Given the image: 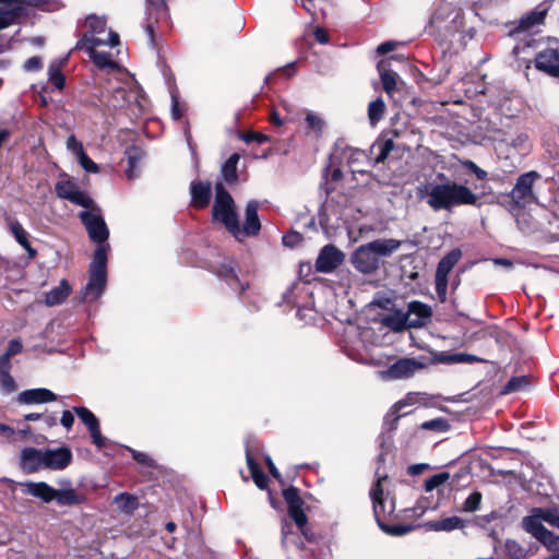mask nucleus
<instances>
[{"mask_svg":"<svg viewBox=\"0 0 559 559\" xmlns=\"http://www.w3.org/2000/svg\"><path fill=\"white\" fill-rule=\"evenodd\" d=\"M438 178L445 182L431 185L428 205L435 211H451L460 205H476L478 197L466 186L450 181L444 174Z\"/></svg>","mask_w":559,"mask_h":559,"instance_id":"nucleus-1","label":"nucleus"},{"mask_svg":"<svg viewBox=\"0 0 559 559\" xmlns=\"http://www.w3.org/2000/svg\"><path fill=\"white\" fill-rule=\"evenodd\" d=\"M70 202L84 207V211H93L95 209H100L95 201L85 192L78 190L75 194L72 195Z\"/></svg>","mask_w":559,"mask_h":559,"instance_id":"nucleus-44","label":"nucleus"},{"mask_svg":"<svg viewBox=\"0 0 559 559\" xmlns=\"http://www.w3.org/2000/svg\"><path fill=\"white\" fill-rule=\"evenodd\" d=\"M305 120L308 129L314 131L317 134H321L324 121L318 115L309 112Z\"/></svg>","mask_w":559,"mask_h":559,"instance_id":"nucleus-57","label":"nucleus"},{"mask_svg":"<svg viewBox=\"0 0 559 559\" xmlns=\"http://www.w3.org/2000/svg\"><path fill=\"white\" fill-rule=\"evenodd\" d=\"M540 177V174L536 170H530L520 175L511 191L502 195L503 200L498 201V203L511 215L518 216L519 212L538 202V197L534 191V183Z\"/></svg>","mask_w":559,"mask_h":559,"instance_id":"nucleus-2","label":"nucleus"},{"mask_svg":"<svg viewBox=\"0 0 559 559\" xmlns=\"http://www.w3.org/2000/svg\"><path fill=\"white\" fill-rule=\"evenodd\" d=\"M88 431H90V435H91V438H92V441L93 443L98 448V449H103L105 447V443H106V439L105 437H103L102 432H100V425H99V421L96 423L95 425L91 426L90 428H87Z\"/></svg>","mask_w":559,"mask_h":559,"instance_id":"nucleus-58","label":"nucleus"},{"mask_svg":"<svg viewBox=\"0 0 559 559\" xmlns=\"http://www.w3.org/2000/svg\"><path fill=\"white\" fill-rule=\"evenodd\" d=\"M433 362H442V364H473L483 361L481 358L466 353H440L438 356L433 357Z\"/></svg>","mask_w":559,"mask_h":559,"instance_id":"nucleus-31","label":"nucleus"},{"mask_svg":"<svg viewBox=\"0 0 559 559\" xmlns=\"http://www.w3.org/2000/svg\"><path fill=\"white\" fill-rule=\"evenodd\" d=\"M48 78L49 81L56 86L58 90H62L66 85V78L61 72L60 66L56 62H52L48 68Z\"/></svg>","mask_w":559,"mask_h":559,"instance_id":"nucleus-49","label":"nucleus"},{"mask_svg":"<svg viewBox=\"0 0 559 559\" xmlns=\"http://www.w3.org/2000/svg\"><path fill=\"white\" fill-rule=\"evenodd\" d=\"M72 461V452L66 447L46 449L44 454V468L53 471L64 469Z\"/></svg>","mask_w":559,"mask_h":559,"instance_id":"nucleus-18","label":"nucleus"},{"mask_svg":"<svg viewBox=\"0 0 559 559\" xmlns=\"http://www.w3.org/2000/svg\"><path fill=\"white\" fill-rule=\"evenodd\" d=\"M23 486L25 487V492L33 496V497H36L40 500H43L44 502H51L55 500V495L57 493V489H55L53 487H51L50 485H48L47 483L45 481H38V483H34V481H27L25 484H23Z\"/></svg>","mask_w":559,"mask_h":559,"instance_id":"nucleus-26","label":"nucleus"},{"mask_svg":"<svg viewBox=\"0 0 559 559\" xmlns=\"http://www.w3.org/2000/svg\"><path fill=\"white\" fill-rule=\"evenodd\" d=\"M420 428L424 430H432L438 432H445L450 429L449 420L443 417L433 418L427 421H424L420 425Z\"/></svg>","mask_w":559,"mask_h":559,"instance_id":"nucleus-50","label":"nucleus"},{"mask_svg":"<svg viewBox=\"0 0 559 559\" xmlns=\"http://www.w3.org/2000/svg\"><path fill=\"white\" fill-rule=\"evenodd\" d=\"M84 25L87 31L76 41L75 48H83L90 41L92 43V39H102L97 35L106 31L107 20L105 15L88 14L84 20Z\"/></svg>","mask_w":559,"mask_h":559,"instance_id":"nucleus-16","label":"nucleus"},{"mask_svg":"<svg viewBox=\"0 0 559 559\" xmlns=\"http://www.w3.org/2000/svg\"><path fill=\"white\" fill-rule=\"evenodd\" d=\"M55 500L59 506H79L86 501V497L73 488L57 489Z\"/></svg>","mask_w":559,"mask_h":559,"instance_id":"nucleus-32","label":"nucleus"},{"mask_svg":"<svg viewBox=\"0 0 559 559\" xmlns=\"http://www.w3.org/2000/svg\"><path fill=\"white\" fill-rule=\"evenodd\" d=\"M11 231L15 240L26 250L29 257L37 254L36 250L31 246L27 239V233L19 222L11 223Z\"/></svg>","mask_w":559,"mask_h":559,"instance_id":"nucleus-37","label":"nucleus"},{"mask_svg":"<svg viewBox=\"0 0 559 559\" xmlns=\"http://www.w3.org/2000/svg\"><path fill=\"white\" fill-rule=\"evenodd\" d=\"M426 528L433 532H452L464 527V521L454 515L441 519L439 521H429L425 524Z\"/></svg>","mask_w":559,"mask_h":559,"instance_id":"nucleus-30","label":"nucleus"},{"mask_svg":"<svg viewBox=\"0 0 559 559\" xmlns=\"http://www.w3.org/2000/svg\"><path fill=\"white\" fill-rule=\"evenodd\" d=\"M463 26L464 19L461 10L454 9L449 2H443L431 15L427 32L440 43H444L461 32Z\"/></svg>","mask_w":559,"mask_h":559,"instance_id":"nucleus-3","label":"nucleus"},{"mask_svg":"<svg viewBox=\"0 0 559 559\" xmlns=\"http://www.w3.org/2000/svg\"><path fill=\"white\" fill-rule=\"evenodd\" d=\"M530 384V380L527 376H518L511 378L502 388V394H510L514 392H520L526 389Z\"/></svg>","mask_w":559,"mask_h":559,"instance_id":"nucleus-40","label":"nucleus"},{"mask_svg":"<svg viewBox=\"0 0 559 559\" xmlns=\"http://www.w3.org/2000/svg\"><path fill=\"white\" fill-rule=\"evenodd\" d=\"M212 214L213 218L221 222L229 233L235 227L237 216L235 202L222 182L215 183V200Z\"/></svg>","mask_w":559,"mask_h":559,"instance_id":"nucleus-6","label":"nucleus"},{"mask_svg":"<svg viewBox=\"0 0 559 559\" xmlns=\"http://www.w3.org/2000/svg\"><path fill=\"white\" fill-rule=\"evenodd\" d=\"M78 190L76 185L70 180H60L55 186L57 197L68 201H70Z\"/></svg>","mask_w":559,"mask_h":559,"instance_id":"nucleus-42","label":"nucleus"},{"mask_svg":"<svg viewBox=\"0 0 559 559\" xmlns=\"http://www.w3.org/2000/svg\"><path fill=\"white\" fill-rule=\"evenodd\" d=\"M112 503L124 514H132L139 507L138 498L129 492H120L115 496Z\"/></svg>","mask_w":559,"mask_h":559,"instance_id":"nucleus-35","label":"nucleus"},{"mask_svg":"<svg viewBox=\"0 0 559 559\" xmlns=\"http://www.w3.org/2000/svg\"><path fill=\"white\" fill-rule=\"evenodd\" d=\"M260 447L254 439L248 438L246 440V462L247 466L251 473V477L260 489H264L267 486L269 478L261 471L259 464L255 461L257 455L259 454Z\"/></svg>","mask_w":559,"mask_h":559,"instance_id":"nucleus-13","label":"nucleus"},{"mask_svg":"<svg viewBox=\"0 0 559 559\" xmlns=\"http://www.w3.org/2000/svg\"><path fill=\"white\" fill-rule=\"evenodd\" d=\"M23 350V345L20 340L13 338L9 342L7 350L3 353L8 357H13Z\"/></svg>","mask_w":559,"mask_h":559,"instance_id":"nucleus-64","label":"nucleus"},{"mask_svg":"<svg viewBox=\"0 0 559 559\" xmlns=\"http://www.w3.org/2000/svg\"><path fill=\"white\" fill-rule=\"evenodd\" d=\"M431 362H433V359L425 356L400 358L388 369L379 371V377L383 380L405 379L412 377L417 370L426 368Z\"/></svg>","mask_w":559,"mask_h":559,"instance_id":"nucleus-8","label":"nucleus"},{"mask_svg":"<svg viewBox=\"0 0 559 559\" xmlns=\"http://www.w3.org/2000/svg\"><path fill=\"white\" fill-rule=\"evenodd\" d=\"M73 413L76 414V416L80 418V420L87 428H90L91 426H93L99 421L98 418L94 415V413L84 406H74Z\"/></svg>","mask_w":559,"mask_h":559,"instance_id":"nucleus-51","label":"nucleus"},{"mask_svg":"<svg viewBox=\"0 0 559 559\" xmlns=\"http://www.w3.org/2000/svg\"><path fill=\"white\" fill-rule=\"evenodd\" d=\"M191 204L198 209L206 207L212 199V186L209 181H192L190 183Z\"/></svg>","mask_w":559,"mask_h":559,"instance_id":"nucleus-23","label":"nucleus"},{"mask_svg":"<svg viewBox=\"0 0 559 559\" xmlns=\"http://www.w3.org/2000/svg\"><path fill=\"white\" fill-rule=\"evenodd\" d=\"M127 451L130 452L132 459L140 465L147 468H155L157 466L156 462L153 457L150 456L146 452L138 451L130 447H124Z\"/></svg>","mask_w":559,"mask_h":559,"instance_id":"nucleus-46","label":"nucleus"},{"mask_svg":"<svg viewBox=\"0 0 559 559\" xmlns=\"http://www.w3.org/2000/svg\"><path fill=\"white\" fill-rule=\"evenodd\" d=\"M0 388L5 393H11L16 390L15 380L10 372L0 374Z\"/></svg>","mask_w":559,"mask_h":559,"instance_id":"nucleus-60","label":"nucleus"},{"mask_svg":"<svg viewBox=\"0 0 559 559\" xmlns=\"http://www.w3.org/2000/svg\"><path fill=\"white\" fill-rule=\"evenodd\" d=\"M382 87L388 95H392L396 88L397 74L389 68L386 61H380L377 66Z\"/></svg>","mask_w":559,"mask_h":559,"instance_id":"nucleus-33","label":"nucleus"},{"mask_svg":"<svg viewBox=\"0 0 559 559\" xmlns=\"http://www.w3.org/2000/svg\"><path fill=\"white\" fill-rule=\"evenodd\" d=\"M539 512H534V515L525 516L523 519V527L527 533H531L538 542L549 537V530L543 523Z\"/></svg>","mask_w":559,"mask_h":559,"instance_id":"nucleus-29","label":"nucleus"},{"mask_svg":"<svg viewBox=\"0 0 559 559\" xmlns=\"http://www.w3.org/2000/svg\"><path fill=\"white\" fill-rule=\"evenodd\" d=\"M382 495H383V491L379 484L376 485L370 491V496L372 498V503H373V512H374V516H376L377 521H379V509H380V507L383 506Z\"/></svg>","mask_w":559,"mask_h":559,"instance_id":"nucleus-56","label":"nucleus"},{"mask_svg":"<svg viewBox=\"0 0 559 559\" xmlns=\"http://www.w3.org/2000/svg\"><path fill=\"white\" fill-rule=\"evenodd\" d=\"M406 316H409V328H423L432 316L431 307L421 301H411L407 306Z\"/></svg>","mask_w":559,"mask_h":559,"instance_id":"nucleus-20","label":"nucleus"},{"mask_svg":"<svg viewBox=\"0 0 559 559\" xmlns=\"http://www.w3.org/2000/svg\"><path fill=\"white\" fill-rule=\"evenodd\" d=\"M126 153L128 157V165H130L131 168H136L142 157L141 151L135 146H131L127 148Z\"/></svg>","mask_w":559,"mask_h":559,"instance_id":"nucleus-62","label":"nucleus"},{"mask_svg":"<svg viewBox=\"0 0 559 559\" xmlns=\"http://www.w3.org/2000/svg\"><path fill=\"white\" fill-rule=\"evenodd\" d=\"M71 286L67 280H61L59 285L45 294V305L53 307L62 304L71 294Z\"/></svg>","mask_w":559,"mask_h":559,"instance_id":"nucleus-28","label":"nucleus"},{"mask_svg":"<svg viewBox=\"0 0 559 559\" xmlns=\"http://www.w3.org/2000/svg\"><path fill=\"white\" fill-rule=\"evenodd\" d=\"M350 262L362 274H371L379 267V259L376 258L368 243L359 246L353 252Z\"/></svg>","mask_w":559,"mask_h":559,"instance_id":"nucleus-15","label":"nucleus"},{"mask_svg":"<svg viewBox=\"0 0 559 559\" xmlns=\"http://www.w3.org/2000/svg\"><path fill=\"white\" fill-rule=\"evenodd\" d=\"M66 146L75 157L84 151L82 142L74 134L68 136Z\"/></svg>","mask_w":559,"mask_h":559,"instance_id":"nucleus-59","label":"nucleus"},{"mask_svg":"<svg viewBox=\"0 0 559 559\" xmlns=\"http://www.w3.org/2000/svg\"><path fill=\"white\" fill-rule=\"evenodd\" d=\"M43 67V61L40 57H32L27 59L23 66L26 72H36L39 71Z\"/></svg>","mask_w":559,"mask_h":559,"instance_id":"nucleus-63","label":"nucleus"},{"mask_svg":"<svg viewBox=\"0 0 559 559\" xmlns=\"http://www.w3.org/2000/svg\"><path fill=\"white\" fill-rule=\"evenodd\" d=\"M79 218L84 225L90 239L96 243L94 254H97L98 251H100L103 255L107 257L108 251L110 250V245L108 242L109 228L103 216L102 209L81 211L79 213Z\"/></svg>","mask_w":559,"mask_h":559,"instance_id":"nucleus-4","label":"nucleus"},{"mask_svg":"<svg viewBox=\"0 0 559 559\" xmlns=\"http://www.w3.org/2000/svg\"><path fill=\"white\" fill-rule=\"evenodd\" d=\"M379 527L386 534L391 536H403L409 532L413 531V525H405V524H393L388 525L381 522V520L377 521Z\"/></svg>","mask_w":559,"mask_h":559,"instance_id":"nucleus-47","label":"nucleus"},{"mask_svg":"<svg viewBox=\"0 0 559 559\" xmlns=\"http://www.w3.org/2000/svg\"><path fill=\"white\" fill-rule=\"evenodd\" d=\"M407 404L405 401H399L393 405V407L390 409V412L384 417V426L388 430H394L397 426L399 419L406 415L404 414H397L403 407H405Z\"/></svg>","mask_w":559,"mask_h":559,"instance_id":"nucleus-39","label":"nucleus"},{"mask_svg":"<svg viewBox=\"0 0 559 559\" xmlns=\"http://www.w3.org/2000/svg\"><path fill=\"white\" fill-rule=\"evenodd\" d=\"M409 316H406L403 311H396L393 314L388 316L384 319L385 324L393 331L400 332L409 328Z\"/></svg>","mask_w":559,"mask_h":559,"instance_id":"nucleus-38","label":"nucleus"},{"mask_svg":"<svg viewBox=\"0 0 559 559\" xmlns=\"http://www.w3.org/2000/svg\"><path fill=\"white\" fill-rule=\"evenodd\" d=\"M460 259L461 251L453 249L438 262L435 275V289L441 301H444L447 297L448 275Z\"/></svg>","mask_w":559,"mask_h":559,"instance_id":"nucleus-11","label":"nucleus"},{"mask_svg":"<svg viewBox=\"0 0 559 559\" xmlns=\"http://www.w3.org/2000/svg\"><path fill=\"white\" fill-rule=\"evenodd\" d=\"M240 159L238 153H233L227 160L222 165V176L227 183H235L238 180L237 164Z\"/></svg>","mask_w":559,"mask_h":559,"instance_id":"nucleus-36","label":"nucleus"},{"mask_svg":"<svg viewBox=\"0 0 559 559\" xmlns=\"http://www.w3.org/2000/svg\"><path fill=\"white\" fill-rule=\"evenodd\" d=\"M107 261L108 258L103 255L100 251L93 254L88 270V282L81 290L85 301H96L104 294L107 285Z\"/></svg>","mask_w":559,"mask_h":559,"instance_id":"nucleus-5","label":"nucleus"},{"mask_svg":"<svg viewBox=\"0 0 559 559\" xmlns=\"http://www.w3.org/2000/svg\"><path fill=\"white\" fill-rule=\"evenodd\" d=\"M481 493L479 491H473L464 501L462 511L475 512L479 509L481 502Z\"/></svg>","mask_w":559,"mask_h":559,"instance_id":"nucleus-54","label":"nucleus"},{"mask_svg":"<svg viewBox=\"0 0 559 559\" xmlns=\"http://www.w3.org/2000/svg\"><path fill=\"white\" fill-rule=\"evenodd\" d=\"M283 498L288 507V514L290 519L295 522L297 528L301 532V534L310 539L306 532V525L308 523V518L302 509L304 501L299 496L298 488L294 486H289L288 488L283 490Z\"/></svg>","mask_w":559,"mask_h":559,"instance_id":"nucleus-10","label":"nucleus"},{"mask_svg":"<svg viewBox=\"0 0 559 559\" xmlns=\"http://www.w3.org/2000/svg\"><path fill=\"white\" fill-rule=\"evenodd\" d=\"M57 399L58 396L49 389L37 388L22 391L16 400L20 404L33 405L53 402Z\"/></svg>","mask_w":559,"mask_h":559,"instance_id":"nucleus-22","label":"nucleus"},{"mask_svg":"<svg viewBox=\"0 0 559 559\" xmlns=\"http://www.w3.org/2000/svg\"><path fill=\"white\" fill-rule=\"evenodd\" d=\"M499 139L496 138V141ZM506 140L504 151L513 150L518 156L525 154L530 150L528 136L526 133H519L513 138H502Z\"/></svg>","mask_w":559,"mask_h":559,"instance_id":"nucleus-34","label":"nucleus"},{"mask_svg":"<svg viewBox=\"0 0 559 559\" xmlns=\"http://www.w3.org/2000/svg\"><path fill=\"white\" fill-rule=\"evenodd\" d=\"M385 104L381 97L372 100L368 106V118L373 126L378 123L384 115Z\"/></svg>","mask_w":559,"mask_h":559,"instance_id":"nucleus-41","label":"nucleus"},{"mask_svg":"<svg viewBox=\"0 0 559 559\" xmlns=\"http://www.w3.org/2000/svg\"><path fill=\"white\" fill-rule=\"evenodd\" d=\"M534 512H539L543 521L549 525L559 528V512L556 509H535Z\"/></svg>","mask_w":559,"mask_h":559,"instance_id":"nucleus-53","label":"nucleus"},{"mask_svg":"<svg viewBox=\"0 0 559 559\" xmlns=\"http://www.w3.org/2000/svg\"><path fill=\"white\" fill-rule=\"evenodd\" d=\"M550 5L542 3L534 10L524 14L518 22L512 33H525L531 32L536 26L544 24L545 17Z\"/></svg>","mask_w":559,"mask_h":559,"instance_id":"nucleus-17","label":"nucleus"},{"mask_svg":"<svg viewBox=\"0 0 559 559\" xmlns=\"http://www.w3.org/2000/svg\"><path fill=\"white\" fill-rule=\"evenodd\" d=\"M212 272L238 295L243 294L249 287V282L239 275V267L233 258H224L212 265Z\"/></svg>","mask_w":559,"mask_h":559,"instance_id":"nucleus-7","label":"nucleus"},{"mask_svg":"<svg viewBox=\"0 0 559 559\" xmlns=\"http://www.w3.org/2000/svg\"><path fill=\"white\" fill-rule=\"evenodd\" d=\"M0 31L14 25L24 15L20 0H0Z\"/></svg>","mask_w":559,"mask_h":559,"instance_id":"nucleus-19","label":"nucleus"},{"mask_svg":"<svg viewBox=\"0 0 559 559\" xmlns=\"http://www.w3.org/2000/svg\"><path fill=\"white\" fill-rule=\"evenodd\" d=\"M535 68L550 76L559 78V50L547 46L540 49L534 58Z\"/></svg>","mask_w":559,"mask_h":559,"instance_id":"nucleus-14","label":"nucleus"},{"mask_svg":"<svg viewBox=\"0 0 559 559\" xmlns=\"http://www.w3.org/2000/svg\"><path fill=\"white\" fill-rule=\"evenodd\" d=\"M45 450L25 448L21 453V466L27 473H34L44 468Z\"/></svg>","mask_w":559,"mask_h":559,"instance_id":"nucleus-25","label":"nucleus"},{"mask_svg":"<svg viewBox=\"0 0 559 559\" xmlns=\"http://www.w3.org/2000/svg\"><path fill=\"white\" fill-rule=\"evenodd\" d=\"M450 478V474L448 472H441L438 474L432 475L425 481V490L427 492H430L438 488L439 486L443 485L448 479Z\"/></svg>","mask_w":559,"mask_h":559,"instance_id":"nucleus-52","label":"nucleus"},{"mask_svg":"<svg viewBox=\"0 0 559 559\" xmlns=\"http://www.w3.org/2000/svg\"><path fill=\"white\" fill-rule=\"evenodd\" d=\"M377 259L391 257L402 246V241L393 238L376 239L368 242Z\"/></svg>","mask_w":559,"mask_h":559,"instance_id":"nucleus-27","label":"nucleus"},{"mask_svg":"<svg viewBox=\"0 0 559 559\" xmlns=\"http://www.w3.org/2000/svg\"><path fill=\"white\" fill-rule=\"evenodd\" d=\"M93 41L88 45H85L83 48H79L80 50H85L94 64L104 70V69H117V63L111 59V55L109 52L97 51L95 47L103 46L104 39H92Z\"/></svg>","mask_w":559,"mask_h":559,"instance_id":"nucleus-21","label":"nucleus"},{"mask_svg":"<svg viewBox=\"0 0 559 559\" xmlns=\"http://www.w3.org/2000/svg\"><path fill=\"white\" fill-rule=\"evenodd\" d=\"M504 554L509 559H524L526 549L514 539H507L504 543Z\"/></svg>","mask_w":559,"mask_h":559,"instance_id":"nucleus-43","label":"nucleus"},{"mask_svg":"<svg viewBox=\"0 0 559 559\" xmlns=\"http://www.w3.org/2000/svg\"><path fill=\"white\" fill-rule=\"evenodd\" d=\"M292 524H284L282 526V545L284 548H287L289 544H295L298 548L304 547V542L297 534L292 532Z\"/></svg>","mask_w":559,"mask_h":559,"instance_id":"nucleus-45","label":"nucleus"},{"mask_svg":"<svg viewBox=\"0 0 559 559\" xmlns=\"http://www.w3.org/2000/svg\"><path fill=\"white\" fill-rule=\"evenodd\" d=\"M302 240V236L298 231H290L283 236L282 241L285 247L294 248Z\"/></svg>","mask_w":559,"mask_h":559,"instance_id":"nucleus-61","label":"nucleus"},{"mask_svg":"<svg viewBox=\"0 0 559 559\" xmlns=\"http://www.w3.org/2000/svg\"><path fill=\"white\" fill-rule=\"evenodd\" d=\"M506 140H498L496 144V153L499 159V168L504 175H511L518 169L520 156L515 153L504 151Z\"/></svg>","mask_w":559,"mask_h":559,"instance_id":"nucleus-24","label":"nucleus"},{"mask_svg":"<svg viewBox=\"0 0 559 559\" xmlns=\"http://www.w3.org/2000/svg\"><path fill=\"white\" fill-rule=\"evenodd\" d=\"M345 254L334 245L324 246L316 260V270L320 273H332L344 261Z\"/></svg>","mask_w":559,"mask_h":559,"instance_id":"nucleus-12","label":"nucleus"},{"mask_svg":"<svg viewBox=\"0 0 559 559\" xmlns=\"http://www.w3.org/2000/svg\"><path fill=\"white\" fill-rule=\"evenodd\" d=\"M260 203L257 200H250L245 209V222L239 224L238 215L235 219V227L231 228L230 234L234 238L242 242L246 238L255 237L261 230V222L258 215Z\"/></svg>","mask_w":559,"mask_h":559,"instance_id":"nucleus-9","label":"nucleus"},{"mask_svg":"<svg viewBox=\"0 0 559 559\" xmlns=\"http://www.w3.org/2000/svg\"><path fill=\"white\" fill-rule=\"evenodd\" d=\"M394 147V142L391 139L378 142L372 146V150L378 148V154L374 157L377 164L383 163Z\"/></svg>","mask_w":559,"mask_h":559,"instance_id":"nucleus-48","label":"nucleus"},{"mask_svg":"<svg viewBox=\"0 0 559 559\" xmlns=\"http://www.w3.org/2000/svg\"><path fill=\"white\" fill-rule=\"evenodd\" d=\"M75 158L86 173L97 174L99 171L98 165L88 157L85 151L79 154Z\"/></svg>","mask_w":559,"mask_h":559,"instance_id":"nucleus-55","label":"nucleus"}]
</instances>
